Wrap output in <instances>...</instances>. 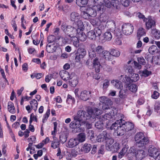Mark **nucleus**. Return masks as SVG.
<instances>
[{"label":"nucleus","instance_id":"nucleus-28","mask_svg":"<svg viewBox=\"0 0 160 160\" xmlns=\"http://www.w3.org/2000/svg\"><path fill=\"white\" fill-rule=\"evenodd\" d=\"M8 110L11 113H14L16 111L13 103L11 102H8Z\"/></svg>","mask_w":160,"mask_h":160},{"label":"nucleus","instance_id":"nucleus-9","mask_svg":"<svg viewBox=\"0 0 160 160\" xmlns=\"http://www.w3.org/2000/svg\"><path fill=\"white\" fill-rule=\"evenodd\" d=\"M101 33V29L99 27H96L94 30L88 32L87 33V36L90 39L95 40L96 37L99 36Z\"/></svg>","mask_w":160,"mask_h":160},{"label":"nucleus","instance_id":"nucleus-48","mask_svg":"<svg viewBox=\"0 0 160 160\" xmlns=\"http://www.w3.org/2000/svg\"><path fill=\"white\" fill-rule=\"evenodd\" d=\"M77 53L80 54L84 57L86 54V52L84 48H80L78 49Z\"/></svg>","mask_w":160,"mask_h":160},{"label":"nucleus","instance_id":"nucleus-38","mask_svg":"<svg viewBox=\"0 0 160 160\" xmlns=\"http://www.w3.org/2000/svg\"><path fill=\"white\" fill-rule=\"evenodd\" d=\"M128 86V89L132 92H136L138 89V87L135 84H132L129 85Z\"/></svg>","mask_w":160,"mask_h":160},{"label":"nucleus","instance_id":"nucleus-42","mask_svg":"<svg viewBox=\"0 0 160 160\" xmlns=\"http://www.w3.org/2000/svg\"><path fill=\"white\" fill-rule=\"evenodd\" d=\"M151 74V72L147 70H145L140 72V75L145 77H147Z\"/></svg>","mask_w":160,"mask_h":160},{"label":"nucleus","instance_id":"nucleus-59","mask_svg":"<svg viewBox=\"0 0 160 160\" xmlns=\"http://www.w3.org/2000/svg\"><path fill=\"white\" fill-rule=\"evenodd\" d=\"M50 114V110H48L45 114L44 115V118L42 119V122L43 123H44V122L45 121H46L47 120L48 118L49 117V115Z\"/></svg>","mask_w":160,"mask_h":160},{"label":"nucleus","instance_id":"nucleus-21","mask_svg":"<svg viewBox=\"0 0 160 160\" xmlns=\"http://www.w3.org/2000/svg\"><path fill=\"white\" fill-rule=\"evenodd\" d=\"M148 152L149 156L153 157H155L158 152L155 147L152 146H149Z\"/></svg>","mask_w":160,"mask_h":160},{"label":"nucleus","instance_id":"nucleus-58","mask_svg":"<svg viewBox=\"0 0 160 160\" xmlns=\"http://www.w3.org/2000/svg\"><path fill=\"white\" fill-rule=\"evenodd\" d=\"M109 85V81L108 80H105L104 81L103 84V87L104 89H107Z\"/></svg>","mask_w":160,"mask_h":160},{"label":"nucleus","instance_id":"nucleus-19","mask_svg":"<svg viewBox=\"0 0 160 160\" xmlns=\"http://www.w3.org/2000/svg\"><path fill=\"white\" fill-rule=\"evenodd\" d=\"M90 93V92L84 90L82 91L80 93L79 98L81 99L84 101H86L89 99V94Z\"/></svg>","mask_w":160,"mask_h":160},{"label":"nucleus","instance_id":"nucleus-45","mask_svg":"<svg viewBox=\"0 0 160 160\" xmlns=\"http://www.w3.org/2000/svg\"><path fill=\"white\" fill-rule=\"evenodd\" d=\"M112 6L117 9H119L120 4L118 0H112Z\"/></svg>","mask_w":160,"mask_h":160},{"label":"nucleus","instance_id":"nucleus-33","mask_svg":"<svg viewBox=\"0 0 160 160\" xmlns=\"http://www.w3.org/2000/svg\"><path fill=\"white\" fill-rule=\"evenodd\" d=\"M148 52L151 54H154L158 52L157 47L155 45H152L149 48Z\"/></svg>","mask_w":160,"mask_h":160},{"label":"nucleus","instance_id":"nucleus-18","mask_svg":"<svg viewBox=\"0 0 160 160\" xmlns=\"http://www.w3.org/2000/svg\"><path fill=\"white\" fill-rule=\"evenodd\" d=\"M135 157L137 159H141L145 157V152L143 150H138L135 152Z\"/></svg>","mask_w":160,"mask_h":160},{"label":"nucleus","instance_id":"nucleus-1","mask_svg":"<svg viewBox=\"0 0 160 160\" xmlns=\"http://www.w3.org/2000/svg\"><path fill=\"white\" fill-rule=\"evenodd\" d=\"M103 6L98 5L93 6L92 7H88L85 11L82 12L81 15L84 18L87 19L90 17H94L97 15V11H99L103 9Z\"/></svg>","mask_w":160,"mask_h":160},{"label":"nucleus","instance_id":"nucleus-6","mask_svg":"<svg viewBox=\"0 0 160 160\" xmlns=\"http://www.w3.org/2000/svg\"><path fill=\"white\" fill-rule=\"evenodd\" d=\"M61 29L69 37L71 38L75 37L77 33V29L76 28L70 25L66 26L64 23H62L61 25Z\"/></svg>","mask_w":160,"mask_h":160},{"label":"nucleus","instance_id":"nucleus-27","mask_svg":"<svg viewBox=\"0 0 160 160\" xmlns=\"http://www.w3.org/2000/svg\"><path fill=\"white\" fill-rule=\"evenodd\" d=\"M112 0L111 1H110L109 0H102L103 1L102 2H101V3H100V4L99 5H101L103 6V7H102L103 9H102V11H103L104 5H105L106 7L108 8H110L112 6Z\"/></svg>","mask_w":160,"mask_h":160},{"label":"nucleus","instance_id":"nucleus-55","mask_svg":"<svg viewBox=\"0 0 160 160\" xmlns=\"http://www.w3.org/2000/svg\"><path fill=\"white\" fill-rule=\"evenodd\" d=\"M138 62L140 64L144 65L146 63L143 57L141 56L137 58Z\"/></svg>","mask_w":160,"mask_h":160},{"label":"nucleus","instance_id":"nucleus-60","mask_svg":"<svg viewBox=\"0 0 160 160\" xmlns=\"http://www.w3.org/2000/svg\"><path fill=\"white\" fill-rule=\"evenodd\" d=\"M154 62L156 64H160V56H155L154 59Z\"/></svg>","mask_w":160,"mask_h":160},{"label":"nucleus","instance_id":"nucleus-32","mask_svg":"<svg viewBox=\"0 0 160 160\" xmlns=\"http://www.w3.org/2000/svg\"><path fill=\"white\" fill-rule=\"evenodd\" d=\"M30 103L32 108L35 111L37 109L38 106V102L35 99H33L30 102Z\"/></svg>","mask_w":160,"mask_h":160},{"label":"nucleus","instance_id":"nucleus-30","mask_svg":"<svg viewBox=\"0 0 160 160\" xmlns=\"http://www.w3.org/2000/svg\"><path fill=\"white\" fill-rule=\"evenodd\" d=\"M107 133L106 131H103L101 134L98 135L97 138V140L98 142L103 141L105 139V136L107 135Z\"/></svg>","mask_w":160,"mask_h":160},{"label":"nucleus","instance_id":"nucleus-40","mask_svg":"<svg viewBox=\"0 0 160 160\" xmlns=\"http://www.w3.org/2000/svg\"><path fill=\"white\" fill-rule=\"evenodd\" d=\"M110 52L111 55L112 57H118L120 55V52L117 49H112Z\"/></svg>","mask_w":160,"mask_h":160},{"label":"nucleus","instance_id":"nucleus-26","mask_svg":"<svg viewBox=\"0 0 160 160\" xmlns=\"http://www.w3.org/2000/svg\"><path fill=\"white\" fill-rule=\"evenodd\" d=\"M121 77L123 78L122 79L121 78V79L123 82H124L126 83V85L128 86L132 83L131 79V78H129L126 75H121Z\"/></svg>","mask_w":160,"mask_h":160},{"label":"nucleus","instance_id":"nucleus-57","mask_svg":"<svg viewBox=\"0 0 160 160\" xmlns=\"http://www.w3.org/2000/svg\"><path fill=\"white\" fill-rule=\"evenodd\" d=\"M59 139L62 143H64L67 141V137L65 135H62L59 137Z\"/></svg>","mask_w":160,"mask_h":160},{"label":"nucleus","instance_id":"nucleus-11","mask_svg":"<svg viewBox=\"0 0 160 160\" xmlns=\"http://www.w3.org/2000/svg\"><path fill=\"white\" fill-rule=\"evenodd\" d=\"M134 27L131 24L128 23L123 24L122 26V30L125 35H130L132 32Z\"/></svg>","mask_w":160,"mask_h":160},{"label":"nucleus","instance_id":"nucleus-15","mask_svg":"<svg viewBox=\"0 0 160 160\" xmlns=\"http://www.w3.org/2000/svg\"><path fill=\"white\" fill-rule=\"evenodd\" d=\"M122 123L123 124L125 131L128 132H131L134 128V124L130 122H126L124 120L122 119Z\"/></svg>","mask_w":160,"mask_h":160},{"label":"nucleus","instance_id":"nucleus-20","mask_svg":"<svg viewBox=\"0 0 160 160\" xmlns=\"http://www.w3.org/2000/svg\"><path fill=\"white\" fill-rule=\"evenodd\" d=\"M105 26L112 30H114L116 28L115 21L112 20L107 21L106 24Z\"/></svg>","mask_w":160,"mask_h":160},{"label":"nucleus","instance_id":"nucleus-36","mask_svg":"<svg viewBox=\"0 0 160 160\" xmlns=\"http://www.w3.org/2000/svg\"><path fill=\"white\" fill-rule=\"evenodd\" d=\"M76 24H77V29H79L80 30H82L84 28V25L83 24V22L80 19H79L78 22H76V23H75Z\"/></svg>","mask_w":160,"mask_h":160},{"label":"nucleus","instance_id":"nucleus-17","mask_svg":"<svg viewBox=\"0 0 160 160\" xmlns=\"http://www.w3.org/2000/svg\"><path fill=\"white\" fill-rule=\"evenodd\" d=\"M59 75L61 78L64 81H67L69 80L71 77L68 72L65 70L61 71L59 72Z\"/></svg>","mask_w":160,"mask_h":160},{"label":"nucleus","instance_id":"nucleus-43","mask_svg":"<svg viewBox=\"0 0 160 160\" xmlns=\"http://www.w3.org/2000/svg\"><path fill=\"white\" fill-rule=\"evenodd\" d=\"M127 151V149L125 148H122L121 151L119 152L118 155V158L120 159L124 155Z\"/></svg>","mask_w":160,"mask_h":160},{"label":"nucleus","instance_id":"nucleus-13","mask_svg":"<svg viewBox=\"0 0 160 160\" xmlns=\"http://www.w3.org/2000/svg\"><path fill=\"white\" fill-rule=\"evenodd\" d=\"M69 80V84L72 87H75L78 83V78L74 73L71 74V77Z\"/></svg>","mask_w":160,"mask_h":160},{"label":"nucleus","instance_id":"nucleus-31","mask_svg":"<svg viewBox=\"0 0 160 160\" xmlns=\"http://www.w3.org/2000/svg\"><path fill=\"white\" fill-rule=\"evenodd\" d=\"M91 148L92 146L90 144L85 143L83 145L82 149L84 152L87 153L90 151Z\"/></svg>","mask_w":160,"mask_h":160},{"label":"nucleus","instance_id":"nucleus-35","mask_svg":"<svg viewBox=\"0 0 160 160\" xmlns=\"http://www.w3.org/2000/svg\"><path fill=\"white\" fill-rule=\"evenodd\" d=\"M104 38L106 40L110 41L112 38V36L111 32L109 31L106 32L104 34Z\"/></svg>","mask_w":160,"mask_h":160},{"label":"nucleus","instance_id":"nucleus-7","mask_svg":"<svg viewBox=\"0 0 160 160\" xmlns=\"http://www.w3.org/2000/svg\"><path fill=\"white\" fill-rule=\"evenodd\" d=\"M115 109L112 110L109 113H106L102 116L101 119L103 121H107L106 122V124L107 126L109 125V122L113 121V120L116 119L118 115Z\"/></svg>","mask_w":160,"mask_h":160},{"label":"nucleus","instance_id":"nucleus-62","mask_svg":"<svg viewBox=\"0 0 160 160\" xmlns=\"http://www.w3.org/2000/svg\"><path fill=\"white\" fill-rule=\"evenodd\" d=\"M137 15L138 18H140L142 19L144 22L147 20L146 19L147 18H145L144 16L141 13L138 12L137 13Z\"/></svg>","mask_w":160,"mask_h":160},{"label":"nucleus","instance_id":"nucleus-47","mask_svg":"<svg viewBox=\"0 0 160 160\" xmlns=\"http://www.w3.org/2000/svg\"><path fill=\"white\" fill-rule=\"evenodd\" d=\"M60 144L59 142L57 140H54L52 142L51 144V147L55 149L57 148Z\"/></svg>","mask_w":160,"mask_h":160},{"label":"nucleus","instance_id":"nucleus-44","mask_svg":"<svg viewBox=\"0 0 160 160\" xmlns=\"http://www.w3.org/2000/svg\"><path fill=\"white\" fill-rule=\"evenodd\" d=\"M108 19V16L104 14H102L100 17V20L101 22H105Z\"/></svg>","mask_w":160,"mask_h":160},{"label":"nucleus","instance_id":"nucleus-34","mask_svg":"<svg viewBox=\"0 0 160 160\" xmlns=\"http://www.w3.org/2000/svg\"><path fill=\"white\" fill-rule=\"evenodd\" d=\"M78 139L79 142V143L80 142H83L85 141L86 139L85 134L84 133H81L78 134L77 138H76Z\"/></svg>","mask_w":160,"mask_h":160},{"label":"nucleus","instance_id":"nucleus-4","mask_svg":"<svg viewBox=\"0 0 160 160\" xmlns=\"http://www.w3.org/2000/svg\"><path fill=\"white\" fill-rule=\"evenodd\" d=\"M74 120H78L85 123L87 120L92 121L91 116L88 114V109L86 112L83 110H79L77 112V115L73 116Z\"/></svg>","mask_w":160,"mask_h":160},{"label":"nucleus","instance_id":"nucleus-2","mask_svg":"<svg viewBox=\"0 0 160 160\" xmlns=\"http://www.w3.org/2000/svg\"><path fill=\"white\" fill-rule=\"evenodd\" d=\"M91 49L88 51L89 56L90 58L93 59L92 63V67L94 68L96 72L98 73L100 72V64L99 61V58L96 55L95 51V45L91 44L90 45Z\"/></svg>","mask_w":160,"mask_h":160},{"label":"nucleus","instance_id":"nucleus-54","mask_svg":"<svg viewBox=\"0 0 160 160\" xmlns=\"http://www.w3.org/2000/svg\"><path fill=\"white\" fill-rule=\"evenodd\" d=\"M126 96V91L125 90H121L119 91V97L121 98H124Z\"/></svg>","mask_w":160,"mask_h":160},{"label":"nucleus","instance_id":"nucleus-24","mask_svg":"<svg viewBox=\"0 0 160 160\" xmlns=\"http://www.w3.org/2000/svg\"><path fill=\"white\" fill-rule=\"evenodd\" d=\"M81 122L80 121L74 120L70 123V128L74 129L79 128L81 126L80 124Z\"/></svg>","mask_w":160,"mask_h":160},{"label":"nucleus","instance_id":"nucleus-56","mask_svg":"<svg viewBox=\"0 0 160 160\" xmlns=\"http://www.w3.org/2000/svg\"><path fill=\"white\" fill-rule=\"evenodd\" d=\"M47 41L49 43L54 42L55 41V38L53 35H50L48 37Z\"/></svg>","mask_w":160,"mask_h":160},{"label":"nucleus","instance_id":"nucleus-37","mask_svg":"<svg viewBox=\"0 0 160 160\" xmlns=\"http://www.w3.org/2000/svg\"><path fill=\"white\" fill-rule=\"evenodd\" d=\"M88 0H76V4L80 7H82L84 5H86Z\"/></svg>","mask_w":160,"mask_h":160},{"label":"nucleus","instance_id":"nucleus-63","mask_svg":"<svg viewBox=\"0 0 160 160\" xmlns=\"http://www.w3.org/2000/svg\"><path fill=\"white\" fill-rule=\"evenodd\" d=\"M0 72L2 75V77L5 79V82L7 83V84H9L8 81L6 78V76L3 70L2 69H0Z\"/></svg>","mask_w":160,"mask_h":160},{"label":"nucleus","instance_id":"nucleus-52","mask_svg":"<svg viewBox=\"0 0 160 160\" xmlns=\"http://www.w3.org/2000/svg\"><path fill=\"white\" fill-rule=\"evenodd\" d=\"M87 36L85 33H81L78 36L79 39L82 41H85L86 38Z\"/></svg>","mask_w":160,"mask_h":160},{"label":"nucleus","instance_id":"nucleus-49","mask_svg":"<svg viewBox=\"0 0 160 160\" xmlns=\"http://www.w3.org/2000/svg\"><path fill=\"white\" fill-rule=\"evenodd\" d=\"M54 46L53 45H48L46 46V49L49 53H52L54 52V50L52 48Z\"/></svg>","mask_w":160,"mask_h":160},{"label":"nucleus","instance_id":"nucleus-51","mask_svg":"<svg viewBox=\"0 0 160 160\" xmlns=\"http://www.w3.org/2000/svg\"><path fill=\"white\" fill-rule=\"evenodd\" d=\"M126 72H128L130 74H132L134 71L132 67L130 65H128L126 67Z\"/></svg>","mask_w":160,"mask_h":160},{"label":"nucleus","instance_id":"nucleus-5","mask_svg":"<svg viewBox=\"0 0 160 160\" xmlns=\"http://www.w3.org/2000/svg\"><path fill=\"white\" fill-rule=\"evenodd\" d=\"M122 119L117 120L111 126V129L114 130L115 132L117 133L118 135L122 136L125 132L124 128L122 123Z\"/></svg>","mask_w":160,"mask_h":160},{"label":"nucleus","instance_id":"nucleus-64","mask_svg":"<svg viewBox=\"0 0 160 160\" xmlns=\"http://www.w3.org/2000/svg\"><path fill=\"white\" fill-rule=\"evenodd\" d=\"M104 68L105 70L108 72H110L112 70L111 67L110 66L108 65H105Z\"/></svg>","mask_w":160,"mask_h":160},{"label":"nucleus","instance_id":"nucleus-39","mask_svg":"<svg viewBox=\"0 0 160 160\" xmlns=\"http://www.w3.org/2000/svg\"><path fill=\"white\" fill-rule=\"evenodd\" d=\"M104 48L100 45L98 46L97 47H95V51L96 52L97 54H100L104 52Z\"/></svg>","mask_w":160,"mask_h":160},{"label":"nucleus","instance_id":"nucleus-10","mask_svg":"<svg viewBox=\"0 0 160 160\" xmlns=\"http://www.w3.org/2000/svg\"><path fill=\"white\" fill-rule=\"evenodd\" d=\"M100 107H99V109L97 108H91L88 109V114L90 115L92 121H95V118L97 116L101 115L102 113V111Z\"/></svg>","mask_w":160,"mask_h":160},{"label":"nucleus","instance_id":"nucleus-25","mask_svg":"<svg viewBox=\"0 0 160 160\" xmlns=\"http://www.w3.org/2000/svg\"><path fill=\"white\" fill-rule=\"evenodd\" d=\"M111 83L114 85V87L118 89H121L122 88V82L118 80H112Z\"/></svg>","mask_w":160,"mask_h":160},{"label":"nucleus","instance_id":"nucleus-16","mask_svg":"<svg viewBox=\"0 0 160 160\" xmlns=\"http://www.w3.org/2000/svg\"><path fill=\"white\" fill-rule=\"evenodd\" d=\"M70 18L71 21L75 23L80 19L81 16L77 12H73L70 14Z\"/></svg>","mask_w":160,"mask_h":160},{"label":"nucleus","instance_id":"nucleus-46","mask_svg":"<svg viewBox=\"0 0 160 160\" xmlns=\"http://www.w3.org/2000/svg\"><path fill=\"white\" fill-rule=\"evenodd\" d=\"M95 127L99 129H102L103 127V123L99 121L96 122L95 124Z\"/></svg>","mask_w":160,"mask_h":160},{"label":"nucleus","instance_id":"nucleus-61","mask_svg":"<svg viewBox=\"0 0 160 160\" xmlns=\"http://www.w3.org/2000/svg\"><path fill=\"white\" fill-rule=\"evenodd\" d=\"M159 94V93L157 91H154L152 95V97L154 99H157L158 97Z\"/></svg>","mask_w":160,"mask_h":160},{"label":"nucleus","instance_id":"nucleus-50","mask_svg":"<svg viewBox=\"0 0 160 160\" xmlns=\"http://www.w3.org/2000/svg\"><path fill=\"white\" fill-rule=\"evenodd\" d=\"M84 56L80 54L77 53L75 55V59L76 62H78L80 61L81 59Z\"/></svg>","mask_w":160,"mask_h":160},{"label":"nucleus","instance_id":"nucleus-29","mask_svg":"<svg viewBox=\"0 0 160 160\" xmlns=\"http://www.w3.org/2000/svg\"><path fill=\"white\" fill-rule=\"evenodd\" d=\"M146 34L145 30L142 28H138L137 32V37L138 39H140L141 37L144 36Z\"/></svg>","mask_w":160,"mask_h":160},{"label":"nucleus","instance_id":"nucleus-12","mask_svg":"<svg viewBox=\"0 0 160 160\" xmlns=\"http://www.w3.org/2000/svg\"><path fill=\"white\" fill-rule=\"evenodd\" d=\"M145 25L146 28L148 30L154 27L156 25V21L155 18L151 16H148L147 18Z\"/></svg>","mask_w":160,"mask_h":160},{"label":"nucleus","instance_id":"nucleus-41","mask_svg":"<svg viewBox=\"0 0 160 160\" xmlns=\"http://www.w3.org/2000/svg\"><path fill=\"white\" fill-rule=\"evenodd\" d=\"M131 76V79L132 82H136L138 80L139 78V75L136 73H132Z\"/></svg>","mask_w":160,"mask_h":160},{"label":"nucleus","instance_id":"nucleus-8","mask_svg":"<svg viewBox=\"0 0 160 160\" xmlns=\"http://www.w3.org/2000/svg\"><path fill=\"white\" fill-rule=\"evenodd\" d=\"M99 100L100 102L102 103V108L100 107V108L104 111L109 109L112 104V102L111 100L105 96H102L99 98Z\"/></svg>","mask_w":160,"mask_h":160},{"label":"nucleus","instance_id":"nucleus-23","mask_svg":"<svg viewBox=\"0 0 160 160\" xmlns=\"http://www.w3.org/2000/svg\"><path fill=\"white\" fill-rule=\"evenodd\" d=\"M102 57L106 60L112 61L113 59V57L110 54V52L107 51H104L102 53Z\"/></svg>","mask_w":160,"mask_h":160},{"label":"nucleus","instance_id":"nucleus-53","mask_svg":"<svg viewBox=\"0 0 160 160\" xmlns=\"http://www.w3.org/2000/svg\"><path fill=\"white\" fill-rule=\"evenodd\" d=\"M121 4L125 7H128L130 4L129 0H120Z\"/></svg>","mask_w":160,"mask_h":160},{"label":"nucleus","instance_id":"nucleus-22","mask_svg":"<svg viewBox=\"0 0 160 160\" xmlns=\"http://www.w3.org/2000/svg\"><path fill=\"white\" fill-rule=\"evenodd\" d=\"M78 144V141L76 138H71L68 142V147L70 148H72L77 146Z\"/></svg>","mask_w":160,"mask_h":160},{"label":"nucleus","instance_id":"nucleus-14","mask_svg":"<svg viewBox=\"0 0 160 160\" xmlns=\"http://www.w3.org/2000/svg\"><path fill=\"white\" fill-rule=\"evenodd\" d=\"M105 139L104 141L106 143V148L107 150L111 151L112 148V145L114 142V140L110 137H108V135L105 136Z\"/></svg>","mask_w":160,"mask_h":160},{"label":"nucleus","instance_id":"nucleus-3","mask_svg":"<svg viewBox=\"0 0 160 160\" xmlns=\"http://www.w3.org/2000/svg\"><path fill=\"white\" fill-rule=\"evenodd\" d=\"M135 141L136 145L139 147L145 146L149 142V139L141 132L137 133L135 136Z\"/></svg>","mask_w":160,"mask_h":160}]
</instances>
